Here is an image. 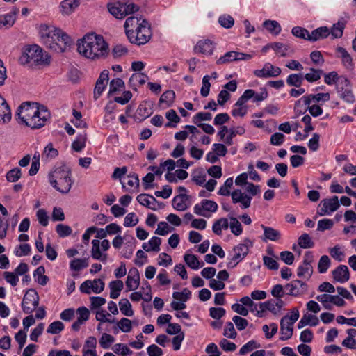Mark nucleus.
<instances>
[{"label":"nucleus","mask_w":356,"mask_h":356,"mask_svg":"<svg viewBox=\"0 0 356 356\" xmlns=\"http://www.w3.org/2000/svg\"><path fill=\"white\" fill-rule=\"evenodd\" d=\"M77 51L82 56L91 60L105 59L108 57L109 45L101 35L88 33L76 43Z\"/></svg>","instance_id":"1"},{"label":"nucleus","mask_w":356,"mask_h":356,"mask_svg":"<svg viewBox=\"0 0 356 356\" xmlns=\"http://www.w3.org/2000/svg\"><path fill=\"white\" fill-rule=\"evenodd\" d=\"M18 122L24 124L32 129L44 127L50 118L46 106L35 102H24L17 108Z\"/></svg>","instance_id":"2"},{"label":"nucleus","mask_w":356,"mask_h":356,"mask_svg":"<svg viewBox=\"0 0 356 356\" xmlns=\"http://www.w3.org/2000/svg\"><path fill=\"white\" fill-rule=\"evenodd\" d=\"M39 33L47 47L58 53H63L67 48V35L60 29L41 24Z\"/></svg>","instance_id":"3"},{"label":"nucleus","mask_w":356,"mask_h":356,"mask_svg":"<svg viewBox=\"0 0 356 356\" xmlns=\"http://www.w3.org/2000/svg\"><path fill=\"white\" fill-rule=\"evenodd\" d=\"M50 58L40 46L33 44L24 47L19 62L22 65L29 64L31 66L48 65L50 63Z\"/></svg>","instance_id":"4"},{"label":"nucleus","mask_w":356,"mask_h":356,"mask_svg":"<svg viewBox=\"0 0 356 356\" xmlns=\"http://www.w3.org/2000/svg\"><path fill=\"white\" fill-rule=\"evenodd\" d=\"M152 36V32L148 22L143 19L137 29L127 31V38L129 42L137 45L146 44Z\"/></svg>","instance_id":"5"},{"label":"nucleus","mask_w":356,"mask_h":356,"mask_svg":"<svg viewBox=\"0 0 356 356\" xmlns=\"http://www.w3.org/2000/svg\"><path fill=\"white\" fill-rule=\"evenodd\" d=\"M39 296L37 291L33 289H29L22 302V308L25 314L32 313L39 305Z\"/></svg>","instance_id":"6"},{"label":"nucleus","mask_w":356,"mask_h":356,"mask_svg":"<svg viewBox=\"0 0 356 356\" xmlns=\"http://www.w3.org/2000/svg\"><path fill=\"white\" fill-rule=\"evenodd\" d=\"M336 90L338 95L344 102L348 104H353L355 102V96L351 88V84L347 78L341 79L337 85Z\"/></svg>","instance_id":"7"},{"label":"nucleus","mask_w":356,"mask_h":356,"mask_svg":"<svg viewBox=\"0 0 356 356\" xmlns=\"http://www.w3.org/2000/svg\"><path fill=\"white\" fill-rule=\"evenodd\" d=\"M50 184L57 191L62 193H67V172H63L61 169L58 168L54 170L49 177Z\"/></svg>","instance_id":"8"},{"label":"nucleus","mask_w":356,"mask_h":356,"mask_svg":"<svg viewBox=\"0 0 356 356\" xmlns=\"http://www.w3.org/2000/svg\"><path fill=\"white\" fill-rule=\"evenodd\" d=\"M340 204L338 197L333 196L332 198H326L321 200L318 205V209L316 214L323 216L337 211Z\"/></svg>","instance_id":"9"},{"label":"nucleus","mask_w":356,"mask_h":356,"mask_svg":"<svg viewBox=\"0 0 356 356\" xmlns=\"http://www.w3.org/2000/svg\"><path fill=\"white\" fill-rule=\"evenodd\" d=\"M316 298L323 304L324 308L326 309H332V306L329 302H332L338 307H343L346 304L345 300L338 295H329L325 293L317 296Z\"/></svg>","instance_id":"10"},{"label":"nucleus","mask_w":356,"mask_h":356,"mask_svg":"<svg viewBox=\"0 0 356 356\" xmlns=\"http://www.w3.org/2000/svg\"><path fill=\"white\" fill-rule=\"evenodd\" d=\"M252 246V242L249 238H245L243 243H240L233 248L234 255L232 261H241L248 254L250 247Z\"/></svg>","instance_id":"11"},{"label":"nucleus","mask_w":356,"mask_h":356,"mask_svg":"<svg viewBox=\"0 0 356 356\" xmlns=\"http://www.w3.org/2000/svg\"><path fill=\"white\" fill-rule=\"evenodd\" d=\"M218 209V204L216 202L204 199L201 201V203L197 204L194 207V212L199 216L208 217V216L204 213L205 211L215 212Z\"/></svg>","instance_id":"12"},{"label":"nucleus","mask_w":356,"mask_h":356,"mask_svg":"<svg viewBox=\"0 0 356 356\" xmlns=\"http://www.w3.org/2000/svg\"><path fill=\"white\" fill-rule=\"evenodd\" d=\"M282 71L279 67L273 66L272 64L267 63L264 65L261 70H256L254 74L260 78L276 77L281 74Z\"/></svg>","instance_id":"13"},{"label":"nucleus","mask_w":356,"mask_h":356,"mask_svg":"<svg viewBox=\"0 0 356 356\" xmlns=\"http://www.w3.org/2000/svg\"><path fill=\"white\" fill-rule=\"evenodd\" d=\"M232 200L233 203H240L242 209L250 207L251 204L252 197L243 193L240 189H235L232 193Z\"/></svg>","instance_id":"14"},{"label":"nucleus","mask_w":356,"mask_h":356,"mask_svg":"<svg viewBox=\"0 0 356 356\" xmlns=\"http://www.w3.org/2000/svg\"><path fill=\"white\" fill-rule=\"evenodd\" d=\"M285 289H289L288 295L297 296L302 294L307 290V285L302 281L295 280L285 285Z\"/></svg>","instance_id":"15"},{"label":"nucleus","mask_w":356,"mask_h":356,"mask_svg":"<svg viewBox=\"0 0 356 356\" xmlns=\"http://www.w3.org/2000/svg\"><path fill=\"white\" fill-rule=\"evenodd\" d=\"M140 284V275L136 268H131L126 281L127 291H132L138 289Z\"/></svg>","instance_id":"16"},{"label":"nucleus","mask_w":356,"mask_h":356,"mask_svg":"<svg viewBox=\"0 0 356 356\" xmlns=\"http://www.w3.org/2000/svg\"><path fill=\"white\" fill-rule=\"evenodd\" d=\"M332 274L334 282L344 283L350 279V272L346 265H339Z\"/></svg>","instance_id":"17"},{"label":"nucleus","mask_w":356,"mask_h":356,"mask_svg":"<svg viewBox=\"0 0 356 356\" xmlns=\"http://www.w3.org/2000/svg\"><path fill=\"white\" fill-rule=\"evenodd\" d=\"M289 320V315L282 318L280 321V340L286 341L289 339L293 332V325L286 321Z\"/></svg>","instance_id":"18"},{"label":"nucleus","mask_w":356,"mask_h":356,"mask_svg":"<svg viewBox=\"0 0 356 356\" xmlns=\"http://www.w3.org/2000/svg\"><path fill=\"white\" fill-rule=\"evenodd\" d=\"M124 1H118L113 3H109L107 4V8L109 13L116 19H119L125 17V15L124 13Z\"/></svg>","instance_id":"19"},{"label":"nucleus","mask_w":356,"mask_h":356,"mask_svg":"<svg viewBox=\"0 0 356 356\" xmlns=\"http://www.w3.org/2000/svg\"><path fill=\"white\" fill-rule=\"evenodd\" d=\"M136 200L140 204L152 210L155 211L157 209L156 204L158 203V201L151 195L145 193L140 194L137 196Z\"/></svg>","instance_id":"20"},{"label":"nucleus","mask_w":356,"mask_h":356,"mask_svg":"<svg viewBox=\"0 0 356 356\" xmlns=\"http://www.w3.org/2000/svg\"><path fill=\"white\" fill-rule=\"evenodd\" d=\"M261 227L264 230V237L262 238L263 241L266 242L268 240L277 241L280 239L281 234L278 230L264 225H261Z\"/></svg>","instance_id":"21"},{"label":"nucleus","mask_w":356,"mask_h":356,"mask_svg":"<svg viewBox=\"0 0 356 356\" xmlns=\"http://www.w3.org/2000/svg\"><path fill=\"white\" fill-rule=\"evenodd\" d=\"M11 120V110L6 99L0 95V122H7Z\"/></svg>","instance_id":"22"},{"label":"nucleus","mask_w":356,"mask_h":356,"mask_svg":"<svg viewBox=\"0 0 356 356\" xmlns=\"http://www.w3.org/2000/svg\"><path fill=\"white\" fill-rule=\"evenodd\" d=\"M330 35V30L326 26H321L316 29L309 34L307 40L314 42L320 39L326 38Z\"/></svg>","instance_id":"23"},{"label":"nucleus","mask_w":356,"mask_h":356,"mask_svg":"<svg viewBox=\"0 0 356 356\" xmlns=\"http://www.w3.org/2000/svg\"><path fill=\"white\" fill-rule=\"evenodd\" d=\"M213 45L209 40L199 41L195 47V51L203 54H211L213 51Z\"/></svg>","instance_id":"24"},{"label":"nucleus","mask_w":356,"mask_h":356,"mask_svg":"<svg viewBox=\"0 0 356 356\" xmlns=\"http://www.w3.org/2000/svg\"><path fill=\"white\" fill-rule=\"evenodd\" d=\"M18 13V9L15 10L6 15H0V29L11 27L15 22V15Z\"/></svg>","instance_id":"25"},{"label":"nucleus","mask_w":356,"mask_h":356,"mask_svg":"<svg viewBox=\"0 0 356 356\" xmlns=\"http://www.w3.org/2000/svg\"><path fill=\"white\" fill-rule=\"evenodd\" d=\"M123 286L124 284L122 280H118L111 282L109 284L111 289L110 298L112 299L117 298L120 296V293L122 290Z\"/></svg>","instance_id":"26"},{"label":"nucleus","mask_w":356,"mask_h":356,"mask_svg":"<svg viewBox=\"0 0 356 356\" xmlns=\"http://www.w3.org/2000/svg\"><path fill=\"white\" fill-rule=\"evenodd\" d=\"M188 199L186 194L180 193L172 200V206L177 211H185L187 208L185 200Z\"/></svg>","instance_id":"27"},{"label":"nucleus","mask_w":356,"mask_h":356,"mask_svg":"<svg viewBox=\"0 0 356 356\" xmlns=\"http://www.w3.org/2000/svg\"><path fill=\"white\" fill-rule=\"evenodd\" d=\"M319 323V320L316 316L305 314L298 324V328L301 329L303 327L310 325L316 326Z\"/></svg>","instance_id":"28"},{"label":"nucleus","mask_w":356,"mask_h":356,"mask_svg":"<svg viewBox=\"0 0 356 356\" xmlns=\"http://www.w3.org/2000/svg\"><path fill=\"white\" fill-rule=\"evenodd\" d=\"M45 268L43 266L38 267L33 272V276L35 281L40 285L44 286L47 284L49 278L44 275Z\"/></svg>","instance_id":"29"},{"label":"nucleus","mask_w":356,"mask_h":356,"mask_svg":"<svg viewBox=\"0 0 356 356\" xmlns=\"http://www.w3.org/2000/svg\"><path fill=\"white\" fill-rule=\"evenodd\" d=\"M88 258L74 259L70 261V267L72 270L79 271L88 266Z\"/></svg>","instance_id":"30"},{"label":"nucleus","mask_w":356,"mask_h":356,"mask_svg":"<svg viewBox=\"0 0 356 356\" xmlns=\"http://www.w3.org/2000/svg\"><path fill=\"white\" fill-rule=\"evenodd\" d=\"M229 227L228 220L225 218H220L214 222L212 229L217 235L222 234V229H227Z\"/></svg>","instance_id":"31"},{"label":"nucleus","mask_w":356,"mask_h":356,"mask_svg":"<svg viewBox=\"0 0 356 356\" xmlns=\"http://www.w3.org/2000/svg\"><path fill=\"white\" fill-rule=\"evenodd\" d=\"M184 259L188 266L192 269L197 270L200 268V266H202L204 265L203 262L200 264L197 257L195 254H186L184 257Z\"/></svg>","instance_id":"32"},{"label":"nucleus","mask_w":356,"mask_h":356,"mask_svg":"<svg viewBox=\"0 0 356 356\" xmlns=\"http://www.w3.org/2000/svg\"><path fill=\"white\" fill-rule=\"evenodd\" d=\"M304 79L303 74H291L286 79V83L290 86L300 88Z\"/></svg>","instance_id":"33"},{"label":"nucleus","mask_w":356,"mask_h":356,"mask_svg":"<svg viewBox=\"0 0 356 356\" xmlns=\"http://www.w3.org/2000/svg\"><path fill=\"white\" fill-rule=\"evenodd\" d=\"M346 22L339 21L337 23L333 24L330 31L331 34L334 38H340L343 35V30L345 29Z\"/></svg>","instance_id":"34"},{"label":"nucleus","mask_w":356,"mask_h":356,"mask_svg":"<svg viewBox=\"0 0 356 356\" xmlns=\"http://www.w3.org/2000/svg\"><path fill=\"white\" fill-rule=\"evenodd\" d=\"M337 52L340 54L343 64L347 67H352L353 59L349 53L343 47H339L337 48Z\"/></svg>","instance_id":"35"},{"label":"nucleus","mask_w":356,"mask_h":356,"mask_svg":"<svg viewBox=\"0 0 356 356\" xmlns=\"http://www.w3.org/2000/svg\"><path fill=\"white\" fill-rule=\"evenodd\" d=\"M263 26L268 31L275 35H278L281 31V26L280 24L275 20H266L263 23Z\"/></svg>","instance_id":"36"},{"label":"nucleus","mask_w":356,"mask_h":356,"mask_svg":"<svg viewBox=\"0 0 356 356\" xmlns=\"http://www.w3.org/2000/svg\"><path fill=\"white\" fill-rule=\"evenodd\" d=\"M120 309L122 314L127 316H132L134 311L131 308V305L127 298L121 299L119 302Z\"/></svg>","instance_id":"37"},{"label":"nucleus","mask_w":356,"mask_h":356,"mask_svg":"<svg viewBox=\"0 0 356 356\" xmlns=\"http://www.w3.org/2000/svg\"><path fill=\"white\" fill-rule=\"evenodd\" d=\"M175 99V92L173 90H167L161 95L159 103H164L167 106H170L172 105Z\"/></svg>","instance_id":"38"},{"label":"nucleus","mask_w":356,"mask_h":356,"mask_svg":"<svg viewBox=\"0 0 356 356\" xmlns=\"http://www.w3.org/2000/svg\"><path fill=\"white\" fill-rule=\"evenodd\" d=\"M270 48L280 54L281 56L286 57L289 55L288 51L290 47L281 42L270 43Z\"/></svg>","instance_id":"39"},{"label":"nucleus","mask_w":356,"mask_h":356,"mask_svg":"<svg viewBox=\"0 0 356 356\" xmlns=\"http://www.w3.org/2000/svg\"><path fill=\"white\" fill-rule=\"evenodd\" d=\"M22 170L19 168L10 170L6 175V180L9 182H16L22 177Z\"/></svg>","instance_id":"40"},{"label":"nucleus","mask_w":356,"mask_h":356,"mask_svg":"<svg viewBox=\"0 0 356 356\" xmlns=\"http://www.w3.org/2000/svg\"><path fill=\"white\" fill-rule=\"evenodd\" d=\"M313 274V267L312 264H307L302 263V265L300 266L298 268L297 275L299 277H302L303 276H307L308 278H310Z\"/></svg>","instance_id":"41"},{"label":"nucleus","mask_w":356,"mask_h":356,"mask_svg":"<svg viewBox=\"0 0 356 356\" xmlns=\"http://www.w3.org/2000/svg\"><path fill=\"white\" fill-rule=\"evenodd\" d=\"M298 245L300 248L307 249L314 246V243L308 234H303L298 238Z\"/></svg>","instance_id":"42"},{"label":"nucleus","mask_w":356,"mask_h":356,"mask_svg":"<svg viewBox=\"0 0 356 356\" xmlns=\"http://www.w3.org/2000/svg\"><path fill=\"white\" fill-rule=\"evenodd\" d=\"M140 19L135 16L128 17L124 22V29L126 35H127V31H131L137 29V26H140Z\"/></svg>","instance_id":"43"},{"label":"nucleus","mask_w":356,"mask_h":356,"mask_svg":"<svg viewBox=\"0 0 356 356\" xmlns=\"http://www.w3.org/2000/svg\"><path fill=\"white\" fill-rule=\"evenodd\" d=\"M86 134L79 135L72 143V149L76 152H81L86 146Z\"/></svg>","instance_id":"44"},{"label":"nucleus","mask_w":356,"mask_h":356,"mask_svg":"<svg viewBox=\"0 0 356 356\" xmlns=\"http://www.w3.org/2000/svg\"><path fill=\"white\" fill-rule=\"evenodd\" d=\"M230 219V229L232 233H233L235 236H239L243 232V228L241 222L238 220V219L234 216L229 217Z\"/></svg>","instance_id":"45"},{"label":"nucleus","mask_w":356,"mask_h":356,"mask_svg":"<svg viewBox=\"0 0 356 356\" xmlns=\"http://www.w3.org/2000/svg\"><path fill=\"white\" fill-rule=\"evenodd\" d=\"M244 133L245 129L243 127H238L237 129L231 128L229 129V134L227 136L225 143L228 145H231L233 143V138H234L237 134L242 135Z\"/></svg>","instance_id":"46"},{"label":"nucleus","mask_w":356,"mask_h":356,"mask_svg":"<svg viewBox=\"0 0 356 356\" xmlns=\"http://www.w3.org/2000/svg\"><path fill=\"white\" fill-rule=\"evenodd\" d=\"M323 71L321 70H316L314 68L310 69V72L303 75L308 82L313 83L321 79Z\"/></svg>","instance_id":"47"},{"label":"nucleus","mask_w":356,"mask_h":356,"mask_svg":"<svg viewBox=\"0 0 356 356\" xmlns=\"http://www.w3.org/2000/svg\"><path fill=\"white\" fill-rule=\"evenodd\" d=\"M124 87V83L122 79L116 78L111 81L109 84L108 95H113L120 90L121 88Z\"/></svg>","instance_id":"48"},{"label":"nucleus","mask_w":356,"mask_h":356,"mask_svg":"<svg viewBox=\"0 0 356 356\" xmlns=\"http://www.w3.org/2000/svg\"><path fill=\"white\" fill-rule=\"evenodd\" d=\"M115 341L113 336L104 333L99 339V343L102 348L104 349H108L111 347V344Z\"/></svg>","instance_id":"49"},{"label":"nucleus","mask_w":356,"mask_h":356,"mask_svg":"<svg viewBox=\"0 0 356 356\" xmlns=\"http://www.w3.org/2000/svg\"><path fill=\"white\" fill-rule=\"evenodd\" d=\"M331 261L327 255L322 256L318 264V270L320 273H325L330 266Z\"/></svg>","instance_id":"50"},{"label":"nucleus","mask_w":356,"mask_h":356,"mask_svg":"<svg viewBox=\"0 0 356 356\" xmlns=\"http://www.w3.org/2000/svg\"><path fill=\"white\" fill-rule=\"evenodd\" d=\"M191 292L187 288H184L181 292L175 291L172 293L174 299L181 302H187L191 298Z\"/></svg>","instance_id":"51"},{"label":"nucleus","mask_w":356,"mask_h":356,"mask_svg":"<svg viewBox=\"0 0 356 356\" xmlns=\"http://www.w3.org/2000/svg\"><path fill=\"white\" fill-rule=\"evenodd\" d=\"M260 344L258 343L254 340H251L248 341L247 343L243 345L239 350V354L241 355H245L247 354L251 351H252L254 349L260 348Z\"/></svg>","instance_id":"52"},{"label":"nucleus","mask_w":356,"mask_h":356,"mask_svg":"<svg viewBox=\"0 0 356 356\" xmlns=\"http://www.w3.org/2000/svg\"><path fill=\"white\" fill-rule=\"evenodd\" d=\"M127 53V48L122 44H116L113 47L111 50V54L114 58H120L126 55Z\"/></svg>","instance_id":"53"},{"label":"nucleus","mask_w":356,"mask_h":356,"mask_svg":"<svg viewBox=\"0 0 356 356\" xmlns=\"http://www.w3.org/2000/svg\"><path fill=\"white\" fill-rule=\"evenodd\" d=\"M115 353L124 356L126 355H131L132 350L125 344L117 343L113 347Z\"/></svg>","instance_id":"54"},{"label":"nucleus","mask_w":356,"mask_h":356,"mask_svg":"<svg viewBox=\"0 0 356 356\" xmlns=\"http://www.w3.org/2000/svg\"><path fill=\"white\" fill-rule=\"evenodd\" d=\"M64 328V324L61 321H57L51 323L49 325L47 331L48 333L56 334L60 332Z\"/></svg>","instance_id":"55"},{"label":"nucleus","mask_w":356,"mask_h":356,"mask_svg":"<svg viewBox=\"0 0 356 356\" xmlns=\"http://www.w3.org/2000/svg\"><path fill=\"white\" fill-rule=\"evenodd\" d=\"M291 33L295 37L307 40L309 34V32L306 29L300 26L293 27L291 30Z\"/></svg>","instance_id":"56"},{"label":"nucleus","mask_w":356,"mask_h":356,"mask_svg":"<svg viewBox=\"0 0 356 356\" xmlns=\"http://www.w3.org/2000/svg\"><path fill=\"white\" fill-rule=\"evenodd\" d=\"M110 314L105 310H100L96 312V320L101 323H113L115 322V319H110L108 316H110Z\"/></svg>","instance_id":"57"},{"label":"nucleus","mask_w":356,"mask_h":356,"mask_svg":"<svg viewBox=\"0 0 356 356\" xmlns=\"http://www.w3.org/2000/svg\"><path fill=\"white\" fill-rule=\"evenodd\" d=\"M209 80L210 76L209 75H205L202 78V86L200 90V94L203 97H207L209 94L211 87Z\"/></svg>","instance_id":"58"},{"label":"nucleus","mask_w":356,"mask_h":356,"mask_svg":"<svg viewBox=\"0 0 356 356\" xmlns=\"http://www.w3.org/2000/svg\"><path fill=\"white\" fill-rule=\"evenodd\" d=\"M173 228H170L166 222H160L155 230V234L160 236H165L170 233Z\"/></svg>","instance_id":"59"},{"label":"nucleus","mask_w":356,"mask_h":356,"mask_svg":"<svg viewBox=\"0 0 356 356\" xmlns=\"http://www.w3.org/2000/svg\"><path fill=\"white\" fill-rule=\"evenodd\" d=\"M334 225V222L331 219H322L318 222L317 230L320 232H324L327 229H330Z\"/></svg>","instance_id":"60"},{"label":"nucleus","mask_w":356,"mask_h":356,"mask_svg":"<svg viewBox=\"0 0 356 356\" xmlns=\"http://www.w3.org/2000/svg\"><path fill=\"white\" fill-rule=\"evenodd\" d=\"M147 76L143 73H136L131 75L129 79V83L131 84H135L136 83L140 85H143L146 82Z\"/></svg>","instance_id":"61"},{"label":"nucleus","mask_w":356,"mask_h":356,"mask_svg":"<svg viewBox=\"0 0 356 356\" xmlns=\"http://www.w3.org/2000/svg\"><path fill=\"white\" fill-rule=\"evenodd\" d=\"M106 86V83L99 79L97 80L93 92L94 99L95 100H97L100 97Z\"/></svg>","instance_id":"62"},{"label":"nucleus","mask_w":356,"mask_h":356,"mask_svg":"<svg viewBox=\"0 0 356 356\" xmlns=\"http://www.w3.org/2000/svg\"><path fill=\"white\" fill-rule=\"evenodd\" d=\"M236 56V51H232L227 52L223 56H221L217 60L216 63L218 65H222L229 62L234 61V58Z\"/></svg>","instance_id":"63"},{"label":"nucleus","mask_w":356,"mask_h":356,"mask_svg":"<svg viewBox=\"0 0 356 356\" xmlns=\"http://www.w3.org/2000/svg\"><path fill=\"white\" fill-rule=\"evenodd\" d=\"M223 335L230 339H235L236 337L237 332H236L234 326L232 322H227L226 323Z\"/></svg>","instance_id":"64"}]
</instances>
